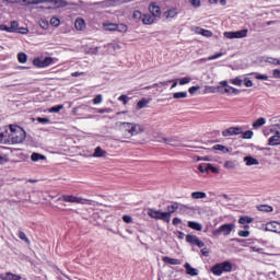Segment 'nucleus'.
Here are the masks:
<instances>
[{
    "mask_svg": "<svg viewBox=\"0 0 280 280\" xmlns=\"http://www.w3.org/2000/svg\"><path fill=\"white\" fill-rule=\"evenodd\" d=\"M103 101H104V98H103L102 94H98L93 98V104H102Z\"/></svg>",
    "mask_w": 280,
    "mask_h": 280,
    "instance_id": "4d7b16f0",
    "label": "nucleus"
},
{
    "mask_svg": "<svg viewBox=\"0 0 280 280\" xmlns=\"http://www.w3.org/2000/svg\"><path fill=\"white\" fill-rule=\"evenodd\" d=\"M0 279L1 280H21L22 277L21 275H15L9 271L7 273H0Z\"/></svg>",
    "mask_w": 280,
    "mask_h": 280,
    "instance_id": "ddd939ff",
    "label": "nucleus"
},
{
    "mask_svg": "<svg viewBox=\"0 0 280 280\" xmlns=\"http://www.w3.org/2000/svg\"><path fill=\"white\" fill-rule=\"evenodd\" d=\"M9 27L11 30V34H16V32L19 30V23L16 21H11Z\"/></svg>",
    "mask_w": 280,
    "mask_h": 280,
    "instance_id": "a19ab883",
    "label": "nucleus"
},
{
    "mask_svg": "<svg viewBox=\"0 0 280 280\" xmlns=\"http://www.w3.org/2000/svg\"><path fill=\"white\" fill-rule=\"evenodd\" d=\"M244 85L247 86V89H250V86H253V80H250L249 78H245Z\"/></svg>",
    "mask_w": 280,
    "mask_h": 280,
    "instance_id": "69168bd1",
    "label": "nucleus"
},
{
    "mask_svg": "<svg viewBox=\"0 0 280 280\" xmlns=\"http://www.w3.org/2000/svg\"><path fill=\"white\" fill-rule=\"evenodd\" d=\"M18 60L21 65H25V62H27V55L25 52H20L18 55Z\"/></svg>",
    "mask_w": 280,
    "mask_h": 280,
    "instance_id": "58836bf2",
    "label": "nucleus"
},
{
    "mask_svg": "<svg viewBox=\"0 0 280 280\" xmlns=\"http://www.w3.org/2000/svg\"><path fill=\"white\" fill-rule=\"evenodd\" d=\"M250 235V231H248V230H241V231H238V236L240 237H248Z\"/></svg>",
    "mask_w": 280,
    "mask_h": 280,
    "instance_id": "bf43d9fd",
    "label": "nucleus"
},
{
    "mask_svg": "<svg viewBox=\"0 0 280 280\" xmlns=\"http://www.w3.org/2000/svg\"><path fill=\"white\" fill-rule=\"evenodd\" d=\"M243 135V139H253V130H247L245 132L242 133Z\"/></svg>",
    "mask_w": 280,
    "mask_h": 280,
    "instance_id": "6e6d98bb",
    "label": "nucleus"
},
{
    "mask_svg": "<svg viewBox=\"0 0 280 280\" xmlns=\"http://www.w3.org/2000/svg\"><path fill=\"white\" fill-rule=\"evenodd\" d=\"M158 141L161 143V142H164L166 143L167 145H173V147H176L178 145V137L176 136H173L171 138H166V137H163V136H160L158 138Z\"/></svg>",
    "mask_w": 280,
    "mask_h": 280,
    "instance_id": "1a4fd4ad",
    "label": "nucleus"
},
{
    "mask_svg": "<svg viewBox=\"0 0 280 280\" xmlns=\"http://www.w3.org/2000/svg\"><path fill=\"white\" fill-rule=\"evenodd\" d=\"M33 65L34 67H38V69H45V67L43 66V60H40L39 58L34 59Z\"/></svg>",
    "mask_w": 280,
    "mask_h": 280,
    "instance_id": "de8ad7c7",
    "label": "nucleus"
},
{
    "mask_svg": "<svg viewBox=\"0 0 280 280\" xmlns=\"http://www.w3.org/2000/svg\"><path fill=\"white\" fill-rule=\"evenodd\" d=\"M59 200H63V202H74L75 205H91V200L73 195H62Z\"/></svg>",
    "mask_w": 280,
    "mask_h": 280,
    "instance_id": "423d86ee",
    "label": "nucleus"
},
{
    "mask_svg": "<svg viewBox=\"0 0 280 280\" xmlns=\"http://www.w3.org/2000/svg\"><path fill=\"white\" fill-rule=\"evenodd\" d=\"M253 128L257 130V128H261V126H266V118L261 117V118H258L257 120H255L253 122Z\"/></svg>",
    "mask_w": 280,
    "mask_h": 280,
    "instance_id": "c85d7f7f",
    "label": "nucleus"
},
{
    "mask_svg": "<svg viewBox=\"0 0 280 280\" xmlns=\"http://www.w3.org/2000/svg\"><path fill=\"white\" fill-rule=\"evenodd\" d=\"M122 222H125L126 224H130V222H132V217L125 214L122 217Z\"/></svg>",
    "mask_w": 280,
    "mask_h": 280,
    "instance_id": "774afa93",
    "label": "nucleus"
},
{
    "mask_svg": "<svg viewBox=\"0 0 280 280\" xmlns=\"http://www.w3.org/2000/svg\"><path fill=\"white\" fill-rule=\"evenodd\" d=\"M15 34H30V28L18 26V31H15Z\"/></svg>",
    "mask_w": 280,
    "mask_h": 280,
    "instance_id": "603ef678",
    "label": "nucleus"
},
{
    "mask_svg": "<svg viewBox=\"0 0 280 280\" xmlns=\"http://www.w3.org/2000/svg\"><path fill=\"white\" fill-rule=\"evenodd\" d=\"M243 82L244 81L240 77L230 80V84H234V86H242Z\"/></svg>",
    "mask_w": 280,
    "mask_h": 280,
    "instance_id": "4c0bfd02",
    "label": "nucleus"
},
{
    "mask_svg": "<svg viewBox=\"0 0 280 280\" xmlns=\"http://www.w3.org/2000/svg\"><path fill=\"white\" fill-rule=\"evenodd\" d=\"M184 268L186 269V275H189L190 277H198V269L191 267L189 262H186Z\"/></svg>",
    "mask_w": 280,
    "mask_h": 280,
    "instance_id": "4468645a",
    "label": "nucleus"
},
{
    "mask_svg": "<svg viewBox=\"0 0 280 280\" xmlns=\"http://www.w3.org/2000/svg\"><path fill=\"white\" fill-rule=\"evenodd\" d=\"M130 1L135 0H108V3H110V5H119L121 3H130Z\"/></svg>",
    "mask_w": 280,
    "mask_h": 280,
    "instance_id": "79ce46f5",
    "label": "nucleus"
},
{
    "mask_svg": "<svg viewBox=\"0 0 280 280\" xmlns=\"http://www.w3.org/2000/svg\"><path fill=\"white\" fill-rule=\"evenodd\" d=\"M43 62V67L45 69V67H50V65H54V58L51 57H46L42 60Z\"/></svg>",
    "mask_w": 280,
    "mask_h": 280,
    "instance_id": "ea45409f",
    "label": "nucleus"
},
{
    "mask_svg": "<svg viewBox=\"0 0 280 280\" xmlns=\"http://www.w3.org/2000/svg\"><path fill=\"white\" fill-rule=\"evenodd\" d=\"M178 209V205L176 202L172 203L171 206H167V212L168 213V222L172 220V213H175Z\"/></svg>",
    "mask_w": 280,
    "mask_h": 280,
    "instance_id": "b1692460",
    "label": "nucleus"
},
{
    "mask_svg": "<svg viewBox=\"0 0 280 280\" xmlns=\"http://www.w3.org/2000/svg\"><path fill=\"white\" fill-rule=\"evenodd\" d=\"M19 237L22 240V242H25L26 244H31L30 238H27V235H25V232H19Z\"/></svg>",
    "mask_w": 280,
    "mask_h": 280,
    "instance_id": "09e8293b",
    "label": "nucleus"
},
{
    "mask_svg": "<svg viewBox=\"0 0 280 280\" xmlns=\"http://www.w3.org/2000/svg\"><path fill=\"white\" fill-rule=\"evenodd\" d=\"M234 130V135L237 137V135H242L244 132V129L242 127H232Z\"/></svg>",
    "mask_w": 280,
    "mask_h": 280,
    "instance_id": "e2e57ef3",
    "label": "nucleus"
},
{
    "mask_svg": "<svg viewBox=\"0 0 280 280\" xmlns=\"http://www.w3.org/2000/svg\"><path fill=\"white\" fill-rule=\"evenodd\" d=\"M148 104H150V101H148L147 98H142L137 103V108L141 110V108H145Z\"/></svg>",
    "mask_w": 280,
    "mask_h": 280,
    "instance_id": "e433bc0d",
    "label": "nucleus"
},
{
    "mask_svg": "<svg viewBox=\"0 0 280 280\" xmlns=\"http://www.w3.org/2000/svg\"><path fill=\"white\" fill-rule=\"evenodd\" d=\"M196 33L201 34V36H206V38H211V36H213V33L211 31L201 27H197Z\"/></svg>",
    "mask_w": 280,
    "mask_h": 280,
    "instance_id": "5701e85b",
    "label": "nucleus"
},
{
    "mask_svg": "<svg viewBox=\"0 0 280 280\" xmlns=\"http://www.w3.org/2000/svg\"><path fill=\"white\" fill-rule=\"evenodd\" d=\"M190 82H191V78H189V77H185V78L179 80V84L182 86H184V84H189Z\"/></svg>",
    "mask_w": 280,
    "mask_h": 280,
    "instance_id": "13d9d810",
    "label": "nucleus"
},
{
    "mask_svg": "<svg viewBox=\"0 0 280 280\" xmlns=\"http://www.w3.org/2000/svg\"><path fill=\"white\" fill-rule=\"evenodd\" d=\"M178 15V11L176 9H170L164 12L165 19H175Z\"/></svg>",
    "mask_w": 280,
    "mask_h": 280,
    "instance_id": "a878e982",
    "label": "nucleus"
},
{
    "mask_svg": "<svg viewBox=\"0 0 280 280\" xmlns=\"http://www.w3.org/2000/svg\"><path fill=\"white\" fill-rule=\"evenodd\" d=\"M10 159H8V155H0V165H5V163H8Z\"/></svg>",
    "mask_w": 280,
    "mask_h": 280,
    "instance_id": "680f3d73",
    "label": "nucleus"
},
{
    "mask_svg": "<svg viewBox=\"0 0 280 280\" xmlns=\"http://www.w3.org/2000/svg\"><path fill=\"white\" fill-rule=\"evenodd\" d=\"M252 75H255L256 80H268V75L266 74H259L257 72H253Z\"/></svg>",
    "mask_w": 280,
    "mask_h": 280,
    "instance_id": "864d4df0",
    "label": "nucleus"
},
{
    "mask_svg": "<svg viewBox=\"0 0 280 280\" xmlns=\"http://www.w3.org/2000/svg\"><path fill=\"white\" fill-rule=\"evenodd\" d=\"M229 86L228 81H221L219 86H212L211 93H222L223 89H226Z\"/></svg>",
    "mask_w": 280,
    "mask_h": 280,
    "instance_id": "f3484780",
    "label": "nucleus"
},
{
    "mask_svg": "<svg viewBox=\"0 0 280 280\" xmlns=\"http://www.w3.org/2000/svg\"><path fill=\"white\" fill-rule=\"evenodd\" d=\"M212 150H219V152H223V154H229V152H233V149L226 148L222 144H215L212 147Z\"/></svg>",
    "mask_w": 280,
    "mask_h": 280,
    "instance_id": "aec40b11",
    "label": "nucleus"
},
{
    "mask_svg": "<svg viewBox=\"0 0 280 280\" xmlns=\"http://www.w3.org/2000/svg\"><path fill=\"white\" fill-rule=\"evenodd\" d=\"M104 30L106 32H117V24L115 23L104 24Z\"/></svg>",
    "mask_w": 280,
    "mask_h": 280,
    "instance_id": "f704fd0d",
    "label": "nucleus"
},
{
    "mask_svg": "<svg viewBox=\"0 0 280 280\" xmlns=\"http://www.w3.org/2000/svg\"><path fill=\"white\" fill-rule=\"evenodd\" d=\"M0 141L4 144L12 143V125H10L9 129L4 128V130L0 133Z\"/></svg>",
    "mask_w": 280,
    "mask_h": 280,
    "instance_id": "6e6552de",
    "label": "nucleus"
},
{
    "mask_svg": "<svg viewBox=\"0 0 280 280\" xmlns=\"http://www.w3.org/2000/svg\"><path fill=\"white\" fill-rule=\"evenodd\" d=\"M55 3V5H57V8H66L67 5V1L65 0H44L43 3Z\"/></svg>",
    "mask_w": 280,
    "mask_h": 280,
    "instance_id": "393cba45",
    "label": "nucleus"
},
{
    "mask_svg": "<svg viewBox=\"0 0 280 280\" xmlns=\"http://www.w3.org/2000/svg\"><path fill=\"white\" fill-rule=\"evenodd\" d=\"M93 156L95 159H102V158L106 156V151L103 150L102 147H96L94 150Z\"/></svg>",
    "mask_w": 280,
    "mask_h": 280,
    "instance_id": "6ab92c4d",
    "label": "nucleus"
},
{
    "mask_svg": "<svg viewBox=\"0 0 280 280\" xmlns=\"http://www.w3.org/2000/svg\"><path fill=\"white\" fill-rule=\"evenodd\" d=\"M86 26V24L84 23V20L82 19H77V21L74 22V27L75 30H78L79 32H82V30Z\"/></svg>",
    "mask_w": 280,
    "mask_h": 280,
    "instance_id": "2f4dec72",
    "label": "nucleus"
},
{
    "mask_svg": "<svg viewBox=\"0 0 280 280\" xmlns=\"http://www.w3.org/2000/svg\"><path fill=\"white\" fill-rule=\"evenodd\" d=\"M164 264H170L171 266H180V261L176 258H171L168 256H165L162 258Z\"/></svg>",
    "mask_w": 280,
    "mask_h": 280,
    "instance_id": "412c9836",
    "label": "nucleus"
},
{
    "mask_svg": "<svg viewBox=\"0 0 280 280\" xmlns=\"http://www.w3.org/2000/svg\"><path fill=\"white\" fill-rule=\"evenodd\" d=\"M156 18L152 14H143L142 16V23L143 25H152V23H155Z\"/></svg>",
    "mask_w": 280,
    "mask_h": 280,
    "instance_id": "dca6fc26",
    "label": "nucleus"
},
{
    "mask_svg": "<svg viewBox=\"0 0 280 280\" xmlns=\"http://www.w3.org/2000/svg\"><path fill=\"white\" fill-rule=\"evenodd\" d=\"M174 100H185L187 92H177L173 94Z\"/></svg>",
    "mask_w": 280,
    "mask_h": 280,
    "instance_id": "37998d69",
    "label": "nucleus"
},
{
    "mask_svg": "<svg viewBox=\"0 0 280 280\" xmlns=\"http://www.w3.org/2000/svg\"><path fill=\"white\" fill-rule=\"evenodd\" d=\"M258 211H262L264 213H272L273 208L268 205H260L257 207Z\"/></svg>",
    "mask_w": 280,
    "mask_h": 280,
    "instance_id": "473e14b6",
    "label": "nucleus"
},
{
    "mask_svg": "<svg viewBox=\"0 0 280 280\" xmlns=\"http://www.w3.org/2000/svg\"><path fill=\"white\" fill-rule=\"evenodd\" d=\"M223 137H236L233 127H230L222 131Z\"/></svg>",
    "mask_w": 280,
    "mask_h": 280,
    "instance_id": "c9c22d12",
    "label": "nucleus"
},
{
    "mask_svg": "<svg viewBox=\"0 0 280 280\" xmlns=\"http://www.w3.org/2000/svg\"><path fill=\"white\" fill-rule=\"evenodd\" d=\"M225 38H246L248 36V30H242V31H236V32H225L223 34Z\"/></svg>",
    "mask_w": 280,
    "mask_h": 280,
    "instance_id": "0eeeda50",
    "label": "nucleus"
},
{
    "mask_svg": "<svg viewBox=\"0 0 280 280\" xmlns=\"http://www.w3.org/2000/svg\"><path fill=\"white\" fill-rule=\"evenodd\" d=\"M37 121L38 124H44V125L51 124V120H49V118H43V117H37Z\"/></svg>",
    "mask_w": 280,
    "mask_h": 280,
    "instance_id": "052dcab7",
    "label": "nucleus"
},
{
    "mask_svg": "<svg viewBox=\"0 0 280 280\" xmlns=\"http://www.w3.org/2000/svg\"><path fill=\"white\" fill-rule=\"evenodd\" d=\"M116 32H128V26L126 24H116Z\"/></svg>",
    "mask_w": 280,
    "mask_h": 280,
    "instance_id": "49530a36",
    "label": "nucleus"
},
{
    "mask_svg": "<svg viewBox=\"0 0 280 280\" xmlns=\"http://www.w3.org/2000/svg\"><path fill=\"white\" fill-rule=\"evenodd\" d=\"M235 231L234 223H225L221 226H219L217 230L212 231V235L214 237H220V235H229L230 233H233Z\"/></svg>",
    "mask_w": 280,
    "mask_h": 280,
    "instance_id": "20e7f679",
    "label": "nucleus"
},
{
    "mask_svg": "<svg viewBox=\"0 0 280 280\" xmlns=\"http://www.w3.org/2000/svg\"><path fill=\"white\" fill-rule=\"evenodd\" d=\"M147 213L149 218H152L153 220H162L163 222L170 223V213H165L161 210H155L152 208H149Z\"/></svg>",
    "mask_w": 280,
    "mask_h": 280,
    "instance_id": "39448f33",
    "label": "nucleus"
},
{
    "mask_svg": "<svg viewBox=\"0 0 280 280\" xmlns=\"http://www.w3.org/2000/svg\"><path fill=\"white\" fill-rule=\"evenodd\" d=\"M191 198L194 200H202L203 198H207V192L205 191H195L191 192Z\"/></svg>",
    "mask_w": 280,
    "mask_h": 280,
    "instance_id": "bb28decb",
    "label": "nucleus"
},
{
    "mask_svg": "<svg viewBox=\"0 0 280 280\" xmlns=\"http://www.w3.org/2000/svg\"><path fill=\"white\" fill-rule=\"evenodd\" d=\"M255 219L250 218V217H241L238 219V224H250L252 222H254Z\"/></svg>",
    "mask_w": 280,
    "mask_h": 280,
    "instance_id": "72a5a7b5",
    "label": "nucleus"
},
{
    "mask_svg": "<svg viewBox=\"0 0 280 280\" xmlns=\"http://www.w3.org/2000/svg\"><path fill=\"white\" fill-rule=\"evenodd\" d=\"M119 128L122 132H128L130 137H137V135L145 132V127L137 122H120Z\"/></svg>",
    "mask_w": 280,
    "mask_h": 280,
    "instance_id": "f257e3e1",
    "label": "nucleus"
},
{
    "mask_svg": "<svg viewBox=\"0 0 280 280\" xmlns=\"http://www.w3.org/2000/svg\"><path fill=\"white\" fill-rule=\"evenodd\" d=\"M133 19H136L137 21H143V13H141V11H135Z\"/></svg>",
    "mask_w": 280,
    "mask_h": 280,
    "instance_id": "3c124183",
    "label": "nucleus"
},
{
    "mask_svg": "<svg viewBox=\"0 0 280 280\" xmlns=\"http://www.w3.org/2000/svg\"><path fill=\"white\" fill-rule=\"evenodd\" d=\"M27 137V133L23 128L16 125H11V144L23 143Z\"/></svg>",
    "mask_w": 280,
    "mask_h": 280,
    "instance_id": "f03ea898",
    "label": "nucleus"
},
{
    "mask_svg": "<svg viewBox=\"0 0 280 280\" xmlns=\"http://www.w3.org/2000/svg\"><path fill=\"white\" fill-rule=\"evenodd\" d=\"M62 108H65L63 105H57V106H52L48 109V113H60V110H62Z\"/></svg>",
    "mask_w": 280,
    "mask_h": 280,
    "instance_id": "c03bdc74",
    "label": "nucleus"
},
{
    "mask_svg": "<svg viewBox=\"0 0 280 280\" xmlns=\"http://www.w3.org/2000/svg\"><path fill=\"white\" fill-rule=\"evenodd\" d=\"M105 47L107 48V51L109 54H115V51H118V49H121V46L117 43L107 44Z\"/></svg>",
    "mask_w": 280,
    "mask_h": 280,
    "instance_id": "4be33fe9",
    "label": "nucleus"
},
{
    "mask_svg": "<svg viewBox=\"0 0 280 280\" xmlns=\"http://www.w3.org/2000/svg\"><path fill=\"white\" fill-rule=\"evenodd\" d=\"M200 238H198V236L196 235H191V234H188L186 235V242L188 244H191L192 246H196V244L198 243Z\"/></svg>",
    "mask_w": 280,
    "mask_h": 280,
    "instance_id": "c756f323",
    "label": "nucleus"
},
{
    "mask_svg": "<svg viewBox=\"0 0 280 280\" xmlns=\"http://www.w3.org/2000/svg\"><path fill=\"white\" fill-rule=\"evenodd\" d=\"M198 170L199 172H201V174H205V172H209V163L199 164Z\"/></svg>",
    "mask_w": 280,
    "mask_h": 280,
    "instance_id": "a18cd8bd",
    "label": "nucleus"
},
{
    "mask_svg": "<svg viewBox=\"0 0 280 280\" xmlns=\"http://www.w3.org/2000/svg\"><path fill=\"white\" fill-rule=\"evenodd\" d=\"M208 172H212V174H218L219 171H218V167L208 163Z\"/></svg>",
    "mask_w": 280,
    "mask_h": 280,
    "instance_id": "0e129e2a",
    "label": "nucleus"
},
{
    "mask_svg": "<svg viewBox=\"0 0 280 280\" xmlns=\"http://www.w3.org/2000/svg\"><path fill=\"white\" fill-rule=\"evenodd\" d=\"M244 162L248 166H250V165H259V160H257V159H255L253 156H245L244 158Z\"/></svg>",
    "mask_w": 280,
    "mask_h": 280,
    "instance_id": "cd10ccee",
    "label": "nucleus"
},
{
    "mask_svg": "<svg viewBox=\"0 0 280 280\" xmlns=\"http://www.w3.org/2000/svg\"><path fill=\"white\" fill-rule=\"evenodd\" d=\"M265 231H270L271 233H280V223L277 221H271L266 224Z\"/></svg>",
    "mask_w": 280,
    "mask_h": 280,
    "instance_id": "9b49d317",
    "label": "nucleus"
},
{
    "mask_svg": "<svg viewBox=\"0 0 280 280\" xmlns=\"http://www.w3.org/2000/svg\"><path fill=\"white\" fill-rule=\"evenodd\" d=\"M268 145H280V132L276 131L268 140Z\"/></svg>",
    "mask_w": 280,
    "mask_h": 280,
    "instance_id": "2eb2a0df",
    "label": "nucleus"
},
{
    "mask_svg": "<svg viewBox=\"0 0 280 280\" xmlns=\"http://www.w3.org/2000/svg\"><path fill=\"white\" fill-rule=\"evenodd\" d=\"M188 226H189V229H192V231H202V224H200L196 221H189Z\"/></svg>",
    "mask_w": 280,
    "mask_h": 280,
    "instance_id": "7c9ffc66",
    "label": "nucleus"
},
{
    "mask_svg": "<svg viewBox=\"0 0 280 280\" xmlns=\"http://www.w3.org/2000/svg\"><path fill=\"white\" fill-rule=\"evenodd\" d=\"M265 62H268L269 65H275V66L280 65L279 59L272 58V57L267 58Z\"/></svg>",
    "mask_w": 280,
    "mask_h": 280,
    "instance_id": "8fccbe9b",
    "label": "nucleus"
},
{
    "mask_svg": "<svg viewBox=\"0 0 280 280\" xmlns=\"http://www.w3.org/2000/svg\"><path fill=\"white\" fill-rule=\"evenodd\" d=\"M31 161H33V163H38V161H47V156H45L44 154L34 152L31 155Z\"/></svg>",
    "mask_w": 280,
    "mask_h": 280,
    "instance_id": "a211bd4d",
    "label": "nucleus"
},
{
    "mask_svg": "<svg viewBox=\"0 0 280 280\" xmlns=\"http://www.w3.org/2000/svg\"><path fill=\"white\" fill-rule=\"evenodd\" d=\"M231 270H233V264H231V261H223L211 268V272H213L215 277H222L223 272H231Z\"/></svg>",
    "mask_w": 280,
    "mask_h": 280,
    "instance_id": "7ed1b4c3",
    "label": "nucleus"
},
{
    "mask_svg": "<svg viewBox=\"0 0 280 280\" xmlns=\"http://www.w3.org/2000/svg\"><path fill=\"white\" fill-rule=\"evenodd\" d=\"M149 12L151 13L152 16H154L155 19H160L161 18V7H159L155 2H152L149 5Z\"/></svg>",
    "mask_w": 280,
    "mask_h": 280,
    "instance_id": "f8f14e48",
    "label": "nucleus"
},
{
    "mask_svg": "<svg viewBox=\"0 0 280 280\" xmlns=\"http://www.w3.org/2000/svg\"><path fill=\"white\" fill-rule=\"evenodd\" d=\"M224 167H226L228 170H233L235 167V163H233L232 161H228L224 163Z\"/></svg>",
    "mask_w": 280,
    "mask_h": 280,
    "instance_id": "338daca9",
    "label": "nucleus"
},
{
    "mask_svg": "<svg viewBox=\"0 0 280 280\" xmlns=\"http://www.w3.org/2000/svg\"><path fill=\"white\" fill-rule=\"evenodd\" d=\"M50 25H52V27H58V25H60V20L58 18H51Z\"/></svg>",
    "mask_w": 280,
    "mask_h": 280,
    "instance_id": "5fc2aeb1",
    "label": "nucleus"
},
{
    "mask_svg": "<svg viewBox=\"0 0 280 280\" xmlns=\"http://www.w3.org/2000/svg\"><path fill=\"white\" fill-rule=\"evenodd\" d=\"M7 3H27V5H38L39 3H43L45 0H2Z\"/></svg>",
    "mask_w": 280,
    "mask_h": 280,
    "instance_id": "9d476101",
    "label": "nucleus"
}]
</instances>
